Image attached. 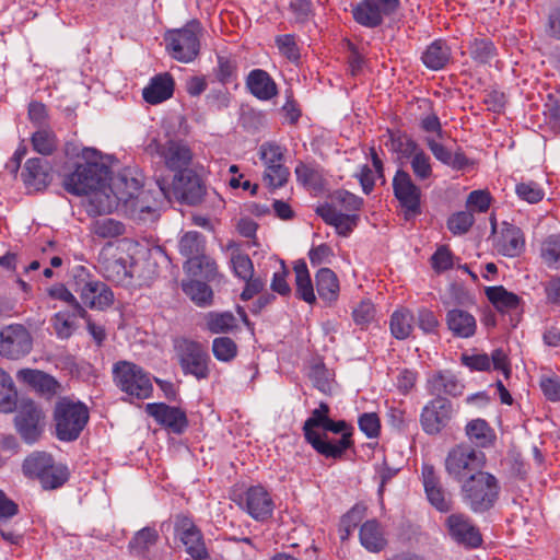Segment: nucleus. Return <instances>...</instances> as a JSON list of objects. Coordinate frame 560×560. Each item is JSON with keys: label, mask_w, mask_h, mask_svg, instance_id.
<instances>
[{"label": "nucleus", "mask_w": 560, "mask_h": 560, "mask_svg": "<svg viewBox=\"0 0 560 560\" xmlns=\"http://www.w3.org/2000/svg\"><path fill=\"white\" fill-rule=\"evenodd\" d=\"M330 407L320 401L303 424V435L313 450L325 458L340 459L354 444L353 427L346 420L329 418Z\"/></svg>", "instance_id": "f257e3e1"}, {"label": "nucleus", "mask_w": 560, "mask_h": 560, "mask_svg": "<svg viewBox=\"0 0 560 560\" xmlns=\"http://www.w3.org/2000/svg\"><path fill=\"white\" fill-rule=\"evenodd\" d=\"M81 158L84 163H78L75 167L63 175L62 186L65 190L74 196L88 195L98 189L108 173L107 166L100 162V153L92 148L81 149Z\"/></svg>", "instance_id": "f03ea898"}, {"label": "nucleus", "mask_w": 560, "mask_h": 560, "mask_svg": "<svg viewBox=\"0 0 560 560\" xmlns=\"http://www.w3.org/2000/svg\"><path fill=\"white\" fill-rule=\"evenodd\" d=\"M178 250L186 258L183 265L185 272L192 277H201L213 281L218 277L215 260L205 254L206 237L198 231H188L178 242Z\"/></svg>", "instance_id": "7ed1b4c3"}, {"label": "nucleus", "mask_w": 560, "mask_h": 560, "mask_svg": "<svg viewBox=\"0 0 560 560\" xmlns=\"http://www.w3.org/2000/svg\"><path fill=\"white\" fill-rule=\"evenodd\" d=\"M23 474L37 479L45 490L62 487L69 479L67 466L55 463L51 454L44 451L31 453L23 462Z\"/></svg>", "instance_id": "20e7f679"}, {"label": "nucleus", "mask_w": 560, "mask_h": 560, "mask_svg": "<svg viewBox=\"0 0 560 560\" xmlns=\"http://www.w3.org/2000/svg\"><path fill=\"white\" fill-rule=\"evenodd\" d=\"M89 417V409L84 404L68 398L58 400L54 409L57 439L62 442L75 441L85 428Z\"/></svg>", "instance_id": "39448f33"}, {"label": "nucleus", "mask_w": 560, "mask_h": 560, "mask_svg": "<svg viewBox=\"0 0 560 560\" xmlns=\"http://www.w3.org/2000/svg\"><path fill=\"white\" fill-rule=\"evenodd\" d=\"M464 502L474 512H485L491 509L499 495L497 478L479 470L470 475L462 485Z\"/></svg>", "instance_id": "423d86ee"}, {"label": "nucleus", "mask_w": 560, "mask_h": 560, "mask_svg": "<svg viewBox=\"0 0 560 560\" xmlns=\"http://www.w3.org/2000/svg\"><path fill=\"white\" fill-rule=\"evenodd\" d=\"M114 384L125 394L137 399L151 397L153 385L150 374L138 364L121 360L113 365Z\"/></svg>", "instance_id": "0eeeda50"}, {"label": "nucleus", "mask_w": 560, "mask_h": 560, "mask_svg": "<svg viewBox=\"0 0 560 560\" xmlns=\"http://www.w3.org/2000/svg\"><path fill=\"white\" fill-rule=\"evenodd\" d=\"M73 290L79 294L83 305L92 310L103 311L114 302V294L109 287L93 279L84 267L75 270Z\"/></svg>", "instance_id": "6e6552de"}, {"label": "nucleus", "mask_w": 560, "mask_h": 560, "mask_svg": "<svg viewBox=\"0 0 560 560\" xmlns=\"http://www.w3.org/2000/svg\"><path fill=\"white\" fill-rule=\"evenodd\" d=\"M199 28V22L191 21L183 28L168 31L164 39L170 56L184 63L192 61L200 49Z\"/></svg>", "instance_id": "1a4fd4ad"}, {"label": "nucleus", "mask_w": 560, "mask_h": 560, "mask_svg": "<svg viewBox=\"0 0 560 560\" xmlns=\"http://www.w3.org/2000/svg\"><path fill=\"white\" fill-rule=\"evenodd\" d=\"M175 351L184 374L192 375L197 380H205L209 376L211 359L202 343L184 338L176 341Z\"/></svg>", "instance_id": "9d476101"}, {"label": "nucleus", "mask_w": 560, "mask_h": 560, "mask_svg": "<svg viewBox=\"0 0 560 560\" xmlns=\"http://www.w3.org/2000/svg\"><path fill=\"white\" fill-rule=\"evenodd\" d=\"M45 412L33 400H22L14 417V427L21 439L28 445L35 444L45 430Z\"/></svg>", "instance_id": "9b49d317"}, {"label": "nucleus", "mask_w": 560, "mask_h": 560, "mask_svg": "<svg viewBox=\"0 0 560 560\" xmlns=\"http://www.w3.org/2000/svg\"><path fill=\"white\" fill-rule=\"evenodd\" d=\"M148 150L151 154L160 158L164 165L175 174L190 171L194 153L184 140L168 139L165 142L152 140Z\"/></svg>", "instance_id": "f8f14e48"}, {"label": "nucleus", "mask_w": 560, "mask_h": 560, "mask_svg": "<svg viewBox=\"0 0 560 560\" xmlns=\"http://www.w3.org/2000/svg\"><path fill=\"white\" fill-rule=\"evenodd\" d=\"M485 455L469 445H457L452 448L445 459L446 472L456 480L468 478L480 470Z\"/></svg>", "instance_id": "ddd939ff"}, {"label": "nucleus", "mask_w": 560, "mask_h": 560, "mask_svg": "<svg viewBox=\"0 0 560 560\" xmlns=\"http://www.w3.org/2000/svg\"><path fill=\"white\" fill-rule=\"evenodd\" d=\"M456 411L453 402L445 397H435L429 400L420 413L422 430L429 435L441 433L450 425Z\"/></svg>", "instance_id": "4468645a"}, {"label": "nucleus", "mask_w": 560, "mask_h": 560, "mask_svg": "<svg viewBox=\"0 0 560 560\" xmlns=\"http://www.w3.org/2000/svg\"><path fill=\"white\" fill-rule=\"evenodd\" d=\"M399 0H360L351 5L352 19L365 28H376L396 12Z\"/></svg>", "instance_id": "2eb2a0df"}, {"label": "nucleus", "mask_w": 560, "mask_h": 560, "mask_svg": "<svg viewBox=\"0 0 560 560\" xmlns=\"http://www.w3.org/2000/svg\"><path fill=\"white\" fill-rule=\"evenodd\" d=\"M392 185L405 219L410 220L419 215L421 213V189L413 183L410 174L401 168L397 170Z\"/></svg>", "instance_id": "dca6fc26"}, {"label": "nucleus", "mask_w": 560, "mask_h": 560, "mask_svg": "<svg viewBox=\"0 0 560 560\" xmlns=\"http://www.w3.org/2000/svg\"><path fill=\"white\" fill-rule=\"evenodd\" d=\"M33 348V338L22 324H10L0 329V355L9 360H20Z\"/></svg>", "instance_id": "f3484780"}, {"label": "nucleus", "mask_w": 560, "mask_h": 560, "mask_svg": "<svg viewBox=\"0 0 560 560\" xmlns=\"http://www.w3.org/2000/svg\"><path fill=\"white\" fill-rule=\"evenodd\" d=\"M174 534L192 560H210L203 535L191 517L177 515Z\"/></svg>", "instance_id": "a211bd4d"}, {"label": "nucleus", "mask_w": 560, "mask_h": 560, "mask_svg": "<svg viewBox=\"0 0 560 560\" xmlns=\"http://www.w3.org/2000/svg\"><path fill=\"white\" fill-rule=\"evenodd\" d=\"M102 275L109 281L117 284H125L132 278L130 266L124 253L112 244L104 246L97 258Z\"/></svg>", "instance_id": "6ab92c4d"}, {"label": "nucleus", "mask_w": 560, "mask_h": 560, "mask_svg": "<svg viewBox=\"0 0 560 560\" xmlns=\"http://www.w3.org/2000/svg\"><path fill=\"white\" fill-rule=\"evenodd\" d=\"M144 409L158 424L175 434H182L188 428L186 412L179 407L168 406L164 402H149Z\"/></svg>", "instance_id": "aec40b11"}, {"label": "nucleus", "mask_w": 560, "mask_h": 560, "mask_svg": "<svg viewBox=\"0 0 560 560\" xmlns=\"http://www.w3.org/2000/svg\"><path fill=\"white\" fill-rule=\"evenodd\" d=\"M174 195L189 206L199 205L206 195L202 179L194 172L187 171L175 174L173 179Z\"/></svg>", "instance_id": "412c9836"}, {"label": "nucleus", "mask_w": 560, "mask_h": 560, "mask_svg": "<svg viewBox=\"0 0 560 560\" xmlns=\"http://www.w3.org/2000/svg\"><path fill=\"white\" fill-rule=\"evenodd\" d=\"M446 526L451 537L458 544L476 548L482 542L481 535L470 518L464 514H451L446 520Z\"/></svg>", "instance_id": "4be33fe9"}, {"label": "nucleus", "mask_w": 560, "mask_h": 560, "mask_svg": "<svg viewBox=\"0 0 560 560\" xmlns=\"http://www.w3.org/2000/svg\"><path fill=\"white\" fill-rule=\"evenodd\" d=\"M243 506L258 522L269 518L273 512V501L262 486H253L246 490Z\"/></svg>", "instance_id": "5701e85b"}, {"label": "nucleus", "mask_w": 560, "mask_h": 560, "mask_svg": "<svg viewBox=\"0 0 560 560\" xmlns=\"http://www.w3.org/2000/svg\"><path fill=\"white\" fill-rule=\"evenodd\" d=\"M462 363L471 371H489L491 368L501 371L508 378L511 370L508 364V355L502 349H495L491 355L487 353L463 354Z\"/></svg>", "instance_id": "b1692460"}, {"label": "nucleus", "mask_w": 560, "mask_h": 560, "mask_svg": "<svg viewBox=\"0 0 560 560\" xmlns=\"http://www.w3.org/2000/svg\"><path fill=\"white\" fill-rule=\"evenodd\" d=\"M424 142L434 159L452 170L464 171L472 164L471 160L466 156L460 148L453 152L430 136L424 138Z\"/></svg>", "instance_id": "393cba45"}, {"label": "nucleus", "mask_w": 560, "mask_h": 560, "mask_svg": "<svg viewBox=\"0 0 560 560\" xmlns=\"http://www.w3.org/2000/svg\"><path fill=\"white\" fill-rule=\"evenodd\" d=\"M445 324L454 338L469 339L477 331L476 317L459 307H453L446 312Z\"/></svg>", "instance_id": "a878e982"}, {"label": "nucleus", "mask_w": 560, "mask_h": 560, "mask_svg": "<svg viewBox=\"0 0 560 560\" xmlns=\"http://www.w3.org/2000/svg\"><path fill=\"white\" fill-rule=\"evenodd\" d=\"M245 85L259 101H270L278 95V86L271 75L262 69H253L246 77Z\"/></svg>", "instance_id": "bb28decb"}, {"label": "nucleus", "mask_w": 560, "mask_h": 560, "mask_svg": "<svg viewBox=\"0 0 560 560\" xmlns=\"http://www.w3.org/2000/svg\"><path fill=\"white\" fill-rule=\"evenodd\" d=\"M427 390L435 397H457L463 394L464 384L451 371H439L428 378Z\"/></svg>", "instance_id": "cd10ccee"}, {"label": "nucleus", "mask_w": 560, "mask_h": 560, "mask_svg": "<svg viewBox=\"0 0 560 560\" xmlns=\"http://www.w3.org/2000/svg\"><path fill=\"white\" fill-rule=\"evenodd\" d=\"M174 88V79L168 72L159 73L151 78L148 85L144 86L142 97L147 103L156 105L171 98Z\"/></svg>", "instance_id": "c85d7f7f"}, {"label": "nucleus", "mask_w": 560, "mask_h": 560, "mask_svg": "<svg viewBox=\"0 0 560 560\" xmlns=\"http://www.w3.org/2000/svg\"><path fill=\"white\" fill-rule=\"evenodd\" d=\"M16 378L47 397L56 395L59 388L56 378L40 370L21 369L16 373Z\"/></svg>", "instance_id": "c756f323"}, {"label": "nucleus", "mask_w": 560, "mask_h": 560, "mask_svg": "<svg viewBox=\"0 0 560 560\" xmlns=\"http://www.w3.org/2000/svg\"><path fill=\"white\" fill-rule=\"evenodd\" d=\"M160 535L153 527H143L129 540L128 548L132 556L153 560Z\"/></svg>", "instance_id": "7c9ffc66"}, {"label": "nucleus", "mask_w": 560, "mask_h": 560, "mask_svg": "<svg viewBox=\"0 0 560 560\" xmlns=\"http://www.w3.org/2000/svg\"><path fill=\"white\" fill-rule=\"evenodd\" d=\"M21 176L28 190H43L50 182L49 170L46 162L39 158L28 159Z\"/></svg>", "instance_id": "2f4dec72"}, {"label": "nucleus", "mask_w": 560, "mask_h": 560, "mask_svg": "<svg viewBox=\"0 0 560 560\" xmlns=\"http://www.w3.org/2000/svg\"><path fill=\"white\" fill-rule=\"evenodd\" d=\"M315 284L318 298L325 305L331 306L337 302L340 283L337 275L330 268L323 267L315 273Z\"/></svg>", "instance_id": "473e14b6"}, {"label": "nucleus", "mask_w": 560, "mask_h": 560, "mask_svg": "<svg viewBox=\"0 0 560 560\" xmlns=\"http://www.w3.org/2000/svg\"><path fill=\"white\" fill-rule=\"evenodd\" d=\"M467 50L471 60L478 66H490L498 57L497 46L483 35L471 37L468 40Z\"/></svg>", "instance_id": "72a5a7b5"}, {"label": "nucleus", "mask_w": 560, "mask_h": 560, "mask_svg": "<svg viewBox=\"0 0 560 560\" xmlns=\"http://www.w3.org/2000/svg\"><path fill=\"white\" fill-rule=\"evenodd\" d=\"M317 214L329 225L334 226L339 235L348 236L358 224V213H343L330 207H318Z\"/></svg>", "instance_id": "f704fd0d"}, {"label": "nucleus", "mask_w": 560, "mask_h": 560, "mask_svg": "<svg viewBox=\"0 0 560 560\" xmlns=\"http://www.w3.org/2000/svg\"><path fill=\"white\" fill-rule=\"evenodd\" d=\"M293 271L295 275V296L310 305H314L317 296L306 262L303 259L296 260Z\"/></svg>", "instance_id": "c9c22d12"}, {"label": "nucleus", "mask_w": 560, "mask_h": 560, "mask_svg": "<svg viewBox=\"0 0 560 560\" xmlns=\"http://www.w3.org/2000/svg\"><path fill=\"white\" fill-rule=\"evenodd\" d=\"M361 545L370 552H380L387 544L384 532L376 520L364 522L359 532Z\"/></svg>", "instance_id": "e433bc0d"}, {"label": "nucleus", "mask_w": 560, "mask_h": 560, "mask_svg": "<svg viewBox=\"0 0 560 560\" xmlns=\"http://www.w3.org/2000/svg\"><path fill=\"white\" fill-rule=\"evenodd\" d=\"M451 48L443 39H435L423 51L421 60L430 70H441L451 60Z\"/></svg>", "instance_id": "4c0bfd02"}, {"label": "nucleus", "mask_w": 560, "mask_h": 560, "mask_svg": "<svg viewBox=\"0 0 560 560\" xmlns=\"http://www.w3.org/2000/svg\"><path fill=\"white\" fill-rule=\"evenodd\" d=\"M363 198L346 190H335L329 196V201L320 207H330L338 212L343 213H358L363 206Z\"/></svg>", "instance_id": "58836bf2"}, {"label": "nucleus", "mask_w": 560, "mask_h": 560, "mask_svg": "<svg viewBox=\"0 0 560 560\" xmlns=\"http://www.w3.org/2000/svg\"><path fill=\"white\" fill-rule=\"evenodd\" d=\"M486 295L499 312L516 310L521 303V298L518 295L508 291L502 285L487 288Z\"/></svg>", "instance_id": "ea45409f"}, {"label": "nucleus", "mask_w": 560, "mask_h": 560, "mask_svg": "<svg viewBox=\"0 0 560 560\" xmlns=\"http://www.w3.org/2000/svg\"><path fill=\"white\" fill-rule=\"evenodd\" d=\"M413 324L415 316L411 311L407 308L396 310L389 320L390 334L398 340H405L411 335Z\"/></svg>", "instance_id": "a19ab883"}, {"label": "nucleus", "mask_w": 560, "mask_h": 560, "mask_svg": "<svg viewBox=\"0 0 560 560\" xmlns=\"http://www.w3.org/2000/svg\"><path fill=\"white\" fill-rule=\"evenodd\" d=\"M417 103L419 108L428 112L419 118L421 130L427 133H434L436 138L442 139L444 131L438 114L433 110L432 102L429 98H419Z\"/></svg>", "instance_id": "79ce46f5"}, {"label": "nucleus", "mask_w": 560, "mask_h": 560, "mask_svg": "<svg viewBox=\"0 0 560 560\" xmlns=\"http://www.w3.org/2000/svg\"><path fill=\"white\" fill-rule=\"evenodd\" d=\"M228 249L231 250L230 262L234 276L240 279L250 278L254 275L255 269L249 256L243 253L234 242L228 244Z\"/></svg>", "instance_id": "37998d69"}, {"label": "nucleus", "mask_w": 560, "mask_h": 560, "mask_svg": "<svg viewBox=\"0 0 560 560\" xmlns=\"http://www.w3.org/2000/svg\"><path fill=\"white\" fill-rule=\"evenodd\" d=\"M523 243L522 231L514 225H508L498 237L497 246L503 255L513 257Z\"/></svg>", "instance_id": "c03bdc74"}, {"label": "nucleus", "mask_w": 560, "mask_h": 560, "mask_svg": "<svg viewBox=\"0 0 560 560\" xmlns=\"http://www.w3.org/2000/svg\"><path fill=\"white\" fill-rule=\"evenodd\" d=\"M184 293L198 306L210 305L213 298L212 289L203 281L190 279L182 283Z\"/></svg>", "instance_id": "a18cd8bd"}, {"label": "nucleus", "mask_w": 560, "mask_h": 560, "mask_svg": "<svg viewBox=\"0 0 560 560\" xmlns=\"http://www.w3.org/2000/svg\"><path fill=\"white\" fill-rule=\"evenodd\" d=\"M18 393L9 373L0 368V412L9 413L16 408Z\"/></svg>", "instance_id": "49530a36"}, {"label": "nucleus", "mask_w": 560, "mask_h": 560, "mask_svg": "<svg viewBox=\"0 0 560 560\" xmlns=\"http://www.w3.org/2000/svg\"><path fill=\"white\" fill-rule=\"evenodd\" d=\"M388 135L389 141L387 145L389 150L397 153L401 159H409L421 148L418 142L407 133L388 130Z\"/></svg>", "instance_id": "de8ad7c7"}, {"label": "nucleus", "mask_w": 560, "mask_h": 560, "mask_svg": "<svg viewBox=\"0 0 560 560\" xmlns=\"http://www.w3.org/2000/svg\"><path fill=\"white\" fill-rule=\"evenodd\" d=\"M466 434L469 440L479 447L490 446L493 442L494 434L487 421L475 419L466 425Z\"/></svg>", "instance_id": "09e8293b"}, {"label": "nucleus", "mask_w": 560, "mask_h": 560, "mask_svg": "<svg viewBox=\"0 0 560 560\" xmlns=\"http://www.w3.org/2000/svg\"><path fill=\"white\" fill-rule=\"evenodd\" d=\"M74 311H59L50 319L51 326L58 339H69L77 329Z\"/></svg>", "instance_id": "8fccbe9b"}, {"label": "nucleus", "mask_w": 560, "mask_h": 560, "mask_svg": "<svg viewBox=\"0 0 560 560\" xmlns=\"http://www.w3.org/2000/svg\"><path fill=\"white\" fill-rule=\"evenodd\" d=\"M206 325L212 334H226L237 327V320L231 312H210L206 316Z\"/></svg>", "instance_id": "3c124183"}, {"label": "nucleus", "mask_w": 560, "mask_h": 560, "mask_svg": "<svg viewBox=\"0 0 560 560\" xmlns=\"http://www.w3.org/2000/svg\"><path fill=\"white\" fill-rule=\"evenodd\" d=\"M91 232L101 238H115L126 232L125 224L112 218L94 220L91 224Z\"/></svg>", "instance_id": "603ef678"}, {"label": "nucleus", "mask_w": 560, "mask_h": 560, "mask_svg": "<svg viewBox=\"0 0 560 560\" xmlns=\"http://www.w3.org/2000/svg\"><path fill=\"white\" fill-rule=\"evenodd\" d=\"M33 150L42 155H51L57 149V137L49 128L35 131L31 138Z\"/></svg>", "instance_id": "864d4df0"}, {"label": "nucleus", "mask_w": 560, "mask_h": 560, "mask_svg": "<svg viewBox=\"0 0 560 560\" xmlns=\"http://www.w3.org/2000/svg\"><path fill=\"white\" fill-rule=\"evenodd\" d=\"M50 298L60 300L67 303L74 311V315H79L80 318H86L88 312L82 304L77 300L74 294L62 283H57L48 290Z\"/></svg>", "instance_id": "5fc2aeb1"}, {"label": "nucleus", "mask_w": 560, "mask_h": 560, "mask_svg": "<svg viewBox=\"0 0 560 560\" xmlns=\"http://www.w3.org/2000/svg\"><path fill=\"white\" fill-rule=\"evenodd\" d=\"M540 256L544 262L553 269L560 268V236L550 235L541 244Z\"/></svg>", "instance_id": "6e6d98bb"}, {"label": "nucleus", "mask_w": 560, "mask_h": 560, "mask_svg": "<svg viewBox=\"0 0 560 560\" xmlns=\"http://www.w3.org/2000/svg\"><path fill=\"white\" fill-rule=\"evenodd\" d=\"M237 352V345L230 337H217L212 340V353L220 362L233 361Z\"/></svg>", "instance_id": "4d7b16f0"}, {"label": "nucleus", "mask_w": 560, "mask_h": 560, "mask_svg": "<svg viewBox=\"0 0 560 560\" xmlns=\"http://www.w3.org/2000/svg\"><path fill=\"white\" fill-rule=\"evenodd\" d=\"M409 159L412 173L417 179L425 180L433 175L431 159L422 148H419Z\"/></svg>", "instance_id": "13d9d810"}, {"label": "nucleus", "mask_w": 560, "mask_h": 560, "mask_svg": "<svg viewBox=\"0 0 560 560\" xmlns=\"http://www.w3.org/2000/svg\"><path fill=\"white\" fill-rule=\"evenodd\" d=\"M474 215L469 211H459L452 214L447 220V229L454 235L467 233L474 224Z\"/></svg>", "instance_id": "bf43d9fd"}, {"label": "nucleus", "mask_w": 560, "mask_h": 560, "mask_svg": "<svg viewBox=\"0 0 560 560\" xmlns=\"http://www.w3.org/2000/svg\"><path fill=\"white\" fill-rule=\"evenodd\" d=\"M289 174V170L283 165V162H281L265 168L264 180L268 186L279 188L287 183Z\"/></svg>", "instance_id": "052dcab7"}, {"label": "nucleus", "mask_w": 560, "mask_h": 560, "mask_svg": "<svg viewBox=\"0 0 560 560\" xmlns=\"http://www.w3.org/2000/svg\"><path fill=\"white\" fill-rule=\"evenodd\" d=\"M361 432L369 439H376L381 433V421L375 412H364L358 419Z\"/></svg>", "instance_id": "680f3d73"}, {"label": "nucleus", "mask_w": 560, "mask_h": 560, "mask_svg": "<svg viewBox=\"0 0 560 560\" xmlns=\"http://www.w3.org/2000/svg\"><path fill=\"white\" fill-rule=\"evenodd\" d=\"M279 270L275 271L270 282V288L273 292L289 296L291 294V287L287 280L289 276V269L287 268L283 260L279 261Z\"/></svg>", "instance_id": "e2e57ef3"}, {"label": "nucleus", "mask_w": 560, "mask_h": 560, "mask_svg": "<svg viewBox=\"0 0 560 560\" xmlns=\"http://www.w3.org/2000/svg\"><path fill=\"white\" fill-rule=\"evenodd\" d=\"M259 156L262 161L265 168L268 166L277 165L283 162V150L282 148L272 142L262 143L259 148Z\"/></svg>", "instance_id": "0e129e2a"}, {"label": "nucleus", "mask_w": 560, "mask_h": 560, "mask_svg": "<svg viewBox=\"0 0 560 560\" xmlns=\"http://www.w3.org/2000/svg\"><path fill=\"white\" fill-rule=\"evenodd\" d=\"M276 45L280 54L289 60L296 61L300 58V49L293 34H283L277 36Z\"/></svg>", "instance_id": "69168bd1"}, {"label": "nucleus", "mask_w": 560, "mask_h": 560, "mask_svg": "<svg viewBox=\"0 0 560 560\" xmlns=\"http://www.w3.org/2000/svg\"><path fill=\"white\" fill-rule=\"evenodd\" d=\"M217 79L222 84L231 83L236 78V63L224 56H218Z\"/></svg>", "instance_id": "338daca9"}, {"label": "nucleus", "mask_w": 560, "mask_h": 560, "mask_svg": "<svg viewBox=\"0 0 560 560\" xmlns=\"http://www.w3.org/2000/svg\"><path fill=\"white\" fill-rule=\"evenodd\" d=\"M375 316L374 304L370 300L361 301L352 311V317L357 325L364 326L371 323Z\"/></svg>", "instance_id": "774afa93"}]
</instances>
